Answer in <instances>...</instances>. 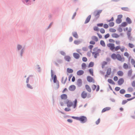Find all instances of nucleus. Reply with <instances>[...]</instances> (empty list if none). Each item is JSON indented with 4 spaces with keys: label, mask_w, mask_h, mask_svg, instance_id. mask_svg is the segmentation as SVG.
Returning a JSON list of instances; mask_svg holds the SVG:
<instances>
[{
    "label": "nucleus",
    "mask_w": 135,
    "mask_h": 135,
    "mask_svg": "<svg viewBox=\"0 0 135 135\" xmlns=\"http://www.w3.org/2000/svg\"><path fill=\"white\" fill-rule=\"evenodd\" d=\"M111 57L113 59L115 60L117 59L121 62H123L125 61V58L124 57H122L119 54H116L115 53H113L112 54Z\"/></svg>",
    "instance_id": "1"
},
{
    "label": "nucleus",
    "mask_w": 135,
    "mask_h": 135,
    "mask_svg": "<svg viewBox=\"0 0 135 135\" xmlns=\"http://www.w3.org/2000/svg\"><path fill=\"white\" fill-rule=\"evenodd\" d=\"M71 117L74 119L80 121L83 123H85L87 120V118L86 117L83 116H81L79 117L72 116Z\"/></svg>",
    "instance_id": "2"
},
{
    "label": "nucleus",
    "mask_w": 135,
    "mask_h": 135,
    "mask_svg": "<svg viewBox=\"0 0 135 135\" xmlns=\"http://www.w3.org/2000/svg\"><path fill=\"white\" fill-rule=\"evenodd\" d=\"M77 103V100L76 99L74 102L73 104V102H72L69 100H68L67 101L66 103L68 107H70L73 106V108H75L76 107Z\"/></svg>",
    "instance_id": "3"
},
{
    "label": "nucleus",
    "mask_w": 135,
    "mask_h": 135,
    "mask_svg": "<svg viewBox=\"0 0 135 135\" xmlns=\"http://www.w3.org/2000/svg\"><path fill=\"white\" fill-rule=\"evenodd\" d=\"M94 51L92 52V55L94 56V58H96L99 55V53L100 52L101 50L100 49H98L97 48H95L94 49Z\"/></svg>",
    "instance_id": "4"
},
{
    "label": "nucleus",
    "mask_w": 135,
    "mask_h": 135,
    "mask_svg": "<svg viewBox=\"0 0 135 135\" xmlns=\"http://www.w3.org/2000/svg\"><path fill=\"white\" fill-rule=\"evenodd\" d=\"M125 49V47L124 46H122L121 47L120 45H118L115 47L114 50L115 51H117L119 50H120L122 52H123Z\"/></svg>",
    "instance_id": "5"
},
{
    "label": "nucleus",
    "mask_w": 135,
    "mask_h": 135,
    "mask_svg": "<svg viewBox=\"0 0 135 135\" xmlns=\"http://www.w3.org/2000/svg\"><path fill=\"white\" fill-rule=\"evenodd\" d=\"M107 46L112 51H113L114 49L115 45L113 44L109 43L107 44Z\"/></svg>",
    "instance_id": "6"
},
{
    "label": "nucleus",
    "mask_w": 135,
    "mask_h": 135,
    "mask_svg": "<svg viewBox=\"0 0 135 135\" xmlns=\"http://www.w3.org/2000/svg\"><path fill=\"white\" fill-rule=\"evenodd\" d=\"M111 68H109L107 70L106 74L105 75V77L106 78L108 77V76L110 75L111 73Z\"/></svg>",
    "instance_id": "7"
},
{
    "label": "nucleus",
    "mask_w": 135,
    "mask_h": 135,
    "mask_svg": "<svg viewBox=\"0 0 135 135\" xmlns=\"http://www.w3.org/2000/svg\"><path fill=\"white\" fill-rule=\"evenodd\" d=\"M87 96V93L85 91H83L82 92L81 94V96L83 98H85Z\"/></svg>",
    "instance_id": "8"
},
{
    "label": "nucleus",
    "mask_w": 135,
    "mask_h": 135,
    "mask_svg": "<svg viewBox=\"0 0 135 135\" xmlns=\"http://www.w3.org/2000/svg\"><path fill=\"white\" fill-rule=\"evenodd\" d=\"M87 81L89 82L94 83V80L93 78L90 76H88L87 78Z\"/></svg>",
    "instance_id": "9"
},
{
    "label": "nucleus",
    "mask_w": 135,
    "mask_h": 135,
    "mask_svg": "<svg viewBox=\"0 0 135 135\" xmlns=\"http://www.w3.org/2000/svg\"><path fill=\"white\" fill-rule=\"evenodd\" d=\"M102 12V10L95 11L94 12L95 13V17H99V15Z\"/></svg>",
    "instance_id": "10"
},
{
    "label": "nucleus",
    "mask_w": 135,
    "mask_h": 135,
    "mask_svg": "<svg viewBox=\"0 0 135 135\" xmlns=\"http://www.w3.org/2000/svg\"><path fill=\"white\" fill-rule=\"evenodd\" d=\"M124 82L123 79L122 78H121L119 79L118 81V83L119 85H121Z\"/></svg>",
    "instance_id": "11"
},
{
    "label": "nucleus",
    "mask_w": 135,
    "mask_h": 135,
    "mask_svg": "<svg viewBox=\"0 0 135 135\" xmlns=\"http://www.w3.org/2000/svg\"><path fill=\"white\" fill-rule=\"evenodd\" d=\"M74 57L76 59H79L80 57L79 55L76 53H74L73 54Z\"/></svg>",
    "instance_id": "12"
},
{
    "label": "nucleus",
    "mask_w": 135,
    "mask_h": 135,
    "mask_svg": "<svg viewBox=\"0 0 135 135\" xmlns=\"http://www.w3.org/2000/svg\"><path fill=\"white\" fill-rule=\"evenodd\" d=\"M76 89V87L74 85H72L70 86L69 88V90L71 91H73L75 90Z\"/></svg>",
    "instance_id": "13"
},
{
    "label": "nucleus",
    "mask_w": 135,
    "mask_h": 135,
    "mask_svg": "<svg viewBox=\"0 0 135 135\" xmlns=\"http://www.w3.org/2000/svg\"><path fill=\"white\" fill-rule=\"evenodd\" d=\"M61 98L63 100H65L67 98V95L65 94H63L61 95Z\"/></svg>",
    "instance_id": "14"
},
{
    "label": "nucleus",
    "mask_w": 135,
    "mask_h": 135,
    "mask_svg": "<svg viewBox=\"0 0 135 135\" xmlns=\"http://www.w3.org/2000/svg\"><path fill=\"white\" fill-rule=\"evenodd\" d=\"M117 74L118 76H122L123 75L124 73L122 71H119L117 72Z\"/></svg>",
    "instance_id": "15"
},
{
    "label": "nucleus",
    "mask_w": 135,
    "mask_h": 135,
    "mask_svg": "<svg viewBox=\"0 0 135 135\" xmlns=\"http://www.w3.org/2000/svg\"><path fill=\"white\" fill-rule=\"evenodd\" d=\"M91 18V16L90 15H89L86 18L85 22V23L86 24L88 23L89 21Z\"/></svg>",
    "instance_id": "16"
},
{
    "label": "nucleus",
    "mask_w": 135,
    "mask_h": 135,
    "mask_svg": "<svg viewBox=\"0 0 135 135\" xmlns=\"http://www.w3.org/2000/svg\"><path fill=\"white\" fill-rule=\"evenodd\" d=\"M67 80V78L66 77H63L62 78V83L65 84Z\"/></svg>",
    "instance_id": "17"
},
{
    "label": "nucleus",
    "mask_w": 135,
    "mask_h": 135,
    "mask_svg": "<svg viewBox=\"0 0 135 135\" xmlns=\"http://www.w3.org/2000/svg\"><path fill=\"white\" fill-rule=\"evenodd\" d=\"M82 82L81 79H78L77 81V85L79 86H80L82 84Z\"/></svg>",
    "instance_id": "18"
},
{
    "label": "nucleus",
    "mask_w": 135,
    "mask_h": 135,
    "mask_svg": "<svg viewBox=\"0 0 135 135\" xmlns=\"http://www.w3.org/2000/svg\"><path fill=\"white\" fill-rule=\"evenodd\" d=\"M85 87L86 90L89 92H90L91 91V90L90 88L89 85H86Z\"/></svg>",
    "instance_id": "19"
},
{
    "label": "nucleus",
    "mask_w": 135,
    "mask_h": 135,
    "mask_svg": "<svg viewBox=\"0 0 135 135\" xmlns=\"http://www.w3.org/2000/svg\"><path fill=\"white\" fill-rule=\"evenodd\" d=\"M65 59L68 62L70 61L71 60V58L70 56H66L64 57Z\"/></svg>",
    "instance_id": "20"
},
{
    "label": "nucleus",
    "mask_w": 135,
    "mask_h": 135,
    "mask_svg": "<svg viewBox=\"0 0 135 135\" xmlns=\"http://www.w3.org/2000/svg\"><path fill=\"white\" fill-rule=\"evenodd\" d=\"M110 108L109 107H106V108H104V109H102V113H103V112H105L107 111H108V110H110Z\"/></svg>",
    "instance_id": "21"
},
{
    "label": "nucleus",
    "mask_w": 135,
    "mask_h": 135,
    "mask_svg": "<svg viewBox=\"0 0 135 135\" xmlns=\"http://www.w3.org/2000/svg\"><path fill=\"white\" fill-rule=\"evenodd\" d=\"M84 72L82 70H79L77 71V74L78 75H81L83 74Z\"/></svg>",
    "instance_id": "22"
},
{
    "label": "nucleus",
    "mask_w": 135,
    "mask_h": 135,
    "mask_svg": "<svg viewBox=\"0 0 135 135\" xmlns=\"http://www.w3.org/2000/svg\"><path fill=\"white\" fill-rule=\"evenodd\" d=\"M91 39L96 42H97L98 41V38L95 36H93L91 37Z\"/></svg>",
    "instance_id": "23"
},
{
    "label": "nucleus",
    "mask_w": 135,
    "mask_h": 135,
    "mask_svg": "<svg viewBox=\"0 0 135 135\" xmlns=\"http://www.w3.org/2000/svg\"><path fill=\"white\" fill-rule=\"evenodd\" d=\"M128 24H131L132 23L131 20L128 17H127L126 20Z\"/></svg>",
    "instance_id": "24"
},
{
    "label": "nucleus",
    "mask_w": 135,
    "mask_h": 135,
    "mask_svg": "<svg viewBox=\"0 0 135 135\" xmlns=\"http://www.w3.org/2000/svg\"><path fill=\"white\" fill-rule=\"evenodd\" d=\"M112 37L115 38H118L119 37V35L116 33H113L112 35Z\"/></svg>",
    "instance_id": "25"
},
{
    "label": "nucleus",
    "mask_w": 135,
    "mask_h": 135,
    "mask_svg": "<svg viewBox=\"0 0 135 135\" xmlns=\"http://www.w3.org/2000/svg\"><path fill=\"white\" fill-rule=\"evenodd\" d=\"M123 67L125 69H128L129 68V66L127 64L124 63L123 65Z\"/></svg>",
    "instance_id": "26"
},
{
    "label": "nucleus",
    "mask_w": 135,
    "mask_h": 135,
    "mask_svg": "<svg viewBox=\"0 0 135 135\" xmlns=\"http://www.w3.org/2000/svg\"><path fill=\"white\" fill-rule=\"evenodd\" d=\"M108 82L110 83L113 85H115V83L111 79H108Z\"/></svg>",
    "instance_id": "27"
},
{
    "label": "nucleus",
    "mask_w": 135,
    "mask_h": 135,
    "mask_svg": "<svg viewBox=\"0 0 135 135\" xmlns=\"http://www.w3.org/2000/svg\"><path fill=\"white\" fill-rule=\"evenodd\" d=\"M73 35L74 37L77 38H78V35L76 32H75L73 33Z\"/></svg>",
    "instance_id": "28"
},
{
    "label": "nucleus",
    "mask_w": 135,
    "mask_h": 135,
    "mask_svg": "<svg viewBox=\"0 0 135 135\" xmlns=\"http://www.w3.org/2000/svg\"><path fill=\"white\" fill-rule=\"evenodd\" d=\"M107 62L105 61H104L103 62L102 64V67L103 68H104L105 66L107 65Z\"/></svg>",
    "instance_id": "29"
},
{
    "label": "nucleus",
    "mask_w": 135,
    "mask_h": 135,
    "mask_svg": "<svg viewBox=\"0 0 135 135\" xmlns=\"http://www.w3.org/2000/svg\"><path fill=\"white\" fill-rule=\"evenodd\" d=\"M81 66L82 69H84L86 68V65L85 63H83L82 64Z\"/></svg>",
    "instance_id": "30"
},
{
    "label": "nucleus",
    "mask_w": 135,
    "mask_h": 135,
    "mask_svg": "<svg viewBox=\"0 0 135 135\" xmlns=\"http://www.w3.org/2000/svg\"><path fill=\"white\" fill-rule=\"evenodd\" d=\"M67 72L70 73H72L73 71V69L69 68H68L67 69Z\"/></svg>",
    "instance_id": "31"
},
{
    "label": "nucleus",
    "mask_w": 135,
    "mask_h": 135,
    "mask_svg": "<svg viewBox=\"0 0 135 135\" xmlns=\"http://www.w3.org/2000/svg\"><path fill=\"white\" fill-rule=\"evenodd\" d=\"M100 44L104 47L105 46V44L104 41L103 40H101L100 41Z\"/></svg>",
    "instance_id": "32"
},
{
    "label": "nucleus",
    "mask_w": 135,
    "mask_h": 135,
    "mask_svg": "<svg viewBox=\"0 0 135 135\" xmlns=\"http://www.w3.org/2000/svg\"><path fill=\"white\" fill-rule=\"evenodd\" d=\"M122 21V20L120 18H118L116 20V22L117 23L119 24Z\"/></svg>",
    "instance_id": "33"
},
{
    "label": "nucleus",
    "mask_w": 135,
    "mask_h": 135,
    "mask_svg": "<svg viewBox=\"0 0 135 135\" xmlns=\"http://www.w3.org/2000/svg\"><path fill=\"white\" fill-rule=\"evenodd\" d=\"M94 65V63L93 62H91L88 65V67H93Z\"/></svg>",
    "instance_id": "34"
},
{
    "label": "nucleus",
    "mask_w": 135,
    "mask_h": 135,
    "mask_svg": "<svg viewBox=\"0 0 135 135\" xmlns=\"http://www.w3.org/2000/svg\"><path fill=\"white\" fill-rule=\"evenodd\" d=\"M129 47L131 48H133L134 47V45L132 44L129 43L128 44Z\"/></svg>",
    "instance_id": "35"
},
{
    "label": "nucleus",
    "mask_w": 135,
    "mask_h": 135,
    "mask_svg": "<svg viewBox=\"0 0 135 135\" xmlns=\"http://www.w3.org/2000/svg\"><path fill=\"white\" fill-rule=\"evenodd\" d=\"M89 72L90 74L92 76L93 75V69H90L89 70Z\"/></svg>",
    "instance_id": "36"
},
{
    "label": "nucleus",
    "mask_w": 135,
    "mask_h": 135,
    "mask_svg": "<svg viewBox=\"0 0 135 135\" xmlns=\"http://www.w3.org/2000/svg\"><path fill=\"white\" fill-rule=\"evenodd\" d=\"M121 9L122 10L125 11H128L129 10L128 8L127 7H122Z\"/></svg>",
    "instance_id": "37"
},
{
    "label": "nucleus",
    "mask_w": 135,
    "mask_h": 135,
    "mask_svg": "<svg viewBox=\"0 0 135 135\" xmlns=\"http://www.w3.org/2000/svg\"><path fill=\"white\" fill-rule=\"evenodd\" d=\"M127 25V23L126 22H124L121 24V26L123 27H125Z\"/></svg>",
    "instance_id": "38"
},
{
    "label": "nucleus",
    "mask_w": 135,
    "mask_h": 135,
    "mask_svg": "<svg viewBox=\"0 0 135 135\" xmlns=\"http://www.w3.org/2000/svg\"><path fill=\"white\" fill-rule=\"evenodd\" d=\"M133 90V88L132 87H129L128 89V91L129 92H132Z\"/></svg>",
    "instance_id": "39"
},
{
    "label": "nucleus",
    "mask_w": 135,
    "mask_h": 135,
    "mask_svg": "<svg viewBox=\"0 0 135 135\" xmlns=\"http://www.w3.org/2000/svg\"><path fill=\"white\" fill-rule=\"evenodd\" d=\"M114 22H112L109 23V25L110 27H113L114 25Z\"/></svg>",
    "instance_id": "40"
},
{
    "label": "nucleus",
    "mask_w": 135,
    "mask_h": 135,
    "mask_svg": "<svg viewBox=\"0 0 135 135\" xmlns=\"http://www.w3.org/2000/svg\"><path fill=\"white\" fill-rule=\"evenodd\" d=\"M54 83L56 82L57 81V77L56 75H54Z\"/></svg>",
    "instance_id": "41"
},
{
    "label": "nucleus",
    "mask_w": 135,
    "mask_h": 135,
    "mask_svg": "<svg viewBox=\"0 0 135 135\" xmlns=\"http://www.w3.org/2000/svg\"><path fill=\"white\" fill-rule=\"evenodd\" d=\"M109 31L110 32H115L116 31V30L114 28H110L109 29Z\"/></svg>",
    "instance_id": "42"
},
{
    "label": "nucleus",
    "mask_w": 135,
    "mask_h": 135,
    "mask_svg": "<svg viewBox=\"0 0 135 135\" xmlns=\"http://www.w3.org/2000/svg\"><path fill=\"white\" fill-rule=\"evenodd\" d=\"M125 92V91L123 89H122L120 91V93L121 94H123Z\"/></svg>",
    "instance_id": "43"
},
{
    "label": "nucleus",
    "mask_w": 135,
    "mask_h": 135,
    "mask_svg": "<svg viewBox=\"0 0 135 135\" xmlns=\"http://www.w3.org/2000/svg\"><path fill=\"white\" fill-rule=\"evenodd\" d=\"M124 55L127 57H128L129 56V54L128 52H126L124 53Z\"/></svg>",
    "instance_id": "44"
},
{
    "label": "nucleus",
    "mask_w": 135,
    "mask_h": 135,
    "mask_svg": "<svg viewBox=\"0 0 135 135\" xmlns=\"http://www.w3.org/2000/svg\"><path fill=\"white\" fill-rule=\"evenodd\" d=\"M100 32L102 33H104L105 32V30L103 28H102L100 30Z\"/></svg>",
    "instance_id": "45"
},
{
    "label": "nucleus",
    "mask_w": 135,
    "mask_h": 135,
    "mask_svg": "<svg viewBox=\"0 0 135 135\" xmlns=\"http://www.w3.org/2000/svg\"><path fill=\"white\" fill-rule=\"evenodd\" d=\"M74 43L76 45H78L80 43V42L79 41H78V40H75L74 41Z\"/></svg>",
    "instance_id": "46"
},
{
    "label": "nucleus",
    "mask_w": 135,
    "mask_h": 135,
    "mask_svg": "<svg viewBox=\"0 0 135 135\" xmlns=\"http://www.w3.org/2000/svg\"><path fill=\"white\" fill-rule=\"evenodd\" d=\"M97 87V86L95 85H93L92 86V88L93 90H94Z\"/></svg>",
    "instance_id": "47"
},
{
    "label": "nucleus",
    "mask_w": 135,
    "mask_h": 135,
    "mask_svg": "<svg viewBox=\"0 0 135 135\" xmlns=\"http://www.w3.org/2000/svg\"><path fill=\"white\" fill-rule=\"evenodd\" d=\"M94 31H99V29L97 27H94Z\"/></svg>",
    "instance_id": "48"
},
{
    "label": "nucleus",
    "mask_w": 135,
    "mask_h": 135,
    "mask_svg": "<svg viewBox=\"0 0 135 135\" xmlns=\"http://www.w3.org/2000/svg\"><path fill=\"white\" fill-rule=\"evenodd\" d=\"M82 60L83 61L86 62L87 61V59L85 57H83L82 58Z\"/></svg>",
    "instance_id": "49"
},
{
    "label": "nucleus",
    "mask_w": 135,
    "mask_h": 135,
    "mask_svg": "<svg viewBox=\"0 0 135 135\" xmlns=\"http://www.w3.org/2000/svg\"><path fill=\"white\" fill-rule=\"evenodd\" d=\"M110 36L109 34V33H107L104 36L105 38L106 39L109 37Z\"/></svg>",
    "instance_id": "50"
},
{
    "label": "nucleus",
    "mask_w": 135,
    "mask_h": 135,
    "mask_svg": "<svg viewBox=\"0 0 135 135\" xmlns=\"http://www.w3.org/2000/svg\"><path fill=\"white\" fill-rule=\"evenodd\" d=\"M118 78L117 76H115L113 78V80L115 81H117L118 80Z\"/></svg>",
    "instance_id": "51"
},
{
    "label": "nucleus",
    "mask_w": 135,
    "mask_h": 135,
    "mask_svg": "<svg viewBox=\"0 0 135 135\" xmlns=\"http://www.w3.org/2000/svg\"><path fill=\"white\" fill-rule=\"evenodd\" d=\"M125 96L127 98H129L131 97V95L130 94H127L125 95Z\"/></svg>",
    "instance_id": "52"
},
{
    "label": "nucleus",
    "mask_w": 135,
    "mask_h": 135,
    "mask_svg": "<svg viewBox=\"0 0 135 135\" xmlns=\"http://www.w3.org/2000/svg\"><path fill=\"white\" fill-rule=\"evenodd\" d=\"M132 70H129L128 73V75L129 76H131L132 74Z\"/></svg>",
    "instance_id": "53"
},
{
    "label": "nucleus",
    "mask_w": 135,
    "mask_h": 135,
    "mask_svg": "<svg viewBox=\"0 0 135 135\" xmlns=\"http://www.w3.org/2000/svg\"><path fill=\"white\" fill-rule=\"evenodd\" d=\"M104 27L105 28H107L108 27V25L107 24H104L103 25Z\"/></svg>",
    "instance_id": "54"
},
{
    "label": "nucleus",
    "mask_w": 135,
    "mask_h": 135,
    "mask_svg": "<svg viewBox=\"0 0 135 135\" xmlns=\"http://www.w3.org/2000/svg\"><path fill=\"white\" fill-rule=\"evenodd\" d=\"M120 89V88L118 87H116L115 88V90L117 91H119Z\"/></svg>",
    "instance_id": "55"
},
{
    "label": "nucleus",
    "mask_w": 135,
    "mask_h": 135,
    "mask_svg": "<svg viewBox=\"0 0 135 135\" xmlns=\"http://www.w3.org/2000/svg\"><path fill=\"white\" fill-rule=\"evenodd\" d=\"M100 122V119L99 118L98 120L96 122V123L97 124H98Z\"/></svg>",
    "instance_id": "56"
},
{
    "label": "nucleus",
    "mask_w": 135,
    "mask_h": 135,
    "mask_svg": "<svg viewBox=\"0 0 135 135\" xmlns=\"http://www.w3.org/2000/svg\"><path fill=\"white\" fill-rule=\"evenodd\" d=\"M127 35L128 38H129L130 39H131V33L129 32L128 33Z\"/></svg>",
    "instance_id": "57"
},
{
    "label": "nucleus",
    "mask_w": 135,
    "mask_h": 135,
    "mask_svg": "<svg viewBox=\"0 0 135 135\" xmlns=\"http://www.w3.org/2000/svg\"><path fill=\"white\" fill-rule=\"evenodd\" d=\"M80 50H81L80 49H77L76 50V51L78 52L79 53L80 55H82V54L80 52Z\"/></svg>",
    "instance_id": "58"
},
{
    "label": "nucleus",
    "mask_w": 135,
    "mask_h": 135,
    "mask_svg": "<svg viewBox=\"0 0 135 135\" xmlns=\"http://www.w3.org/2000/svg\"><path fill=\"white\" fill-rule=\"evenodd\" d=\"M126 30L128 31V32L129 33H130V32H131L132 30L131 28H129V30H128V28L127 27L126 28Z\"/></svg>",
    "instance_id": "59"
},
{
    "label": "nucleus",
    "mask_w": 135,
    "mask_h": 135,
    "mask_svg": "<svg viewBox=\"0 0 135 135\" xmlns=\"http://www.w3.org/2000/svg\"><path fill=\"white\" fill-rule=\"evenodd\" d=\"M64 110L65 111L68 112L70 111V109L68 108H66Z\"/></svg>",
    "instance_id": "60"
},
{
    "label": "nucleus",
    "mask_w": 135,
    "mask_h": 135,
    "mask_svg": "<svg viewBox=\"0 0 135 135\" xmlns=\"http://www.w3.org/2000/svg\"><path fill=\"white\" fill-rule=\"evenodd\" d=\"M114 20V18H113V17H112L111 18V19L110 20H107V22H110V21H113Z\"/></svg>",
    "instance_id": "61"
},
{
    "label": "nucleus",
    "mask_w": 135,
    "mask_h": 135,
    "mask_svg": "<svg viewBox=\"0 0 135 135\" xmlns=\"http://www.w3.org/2000/svg\"><path fill=\"white\" fill-rule=\"evenodd\" d=\"M131 62L132 64L133 65H134L135 64V61L134 59H132Z\"/></svg>",
    "instance_id": "62"
},
{
    "label": "nucleus",
    "mask_w": 135,
    "mask_h": 135,
    "mask_svg": "<svg viewBox=\"0 0 135 135\" xmlns=\"http://www.w3.org/2000/svg\"><path fill=\"white\" fill-rule=\"evenodd\" d=\"M127 102V100H123L122 103V104H125Z\"/></svg>",
    "instance_id": "63"
},
{
    "label": "nucleus",
    "mask_w": 135,
    "mask_h": 135,
    "mask_svg": "<svg viewBox=\"0 0 135 135\" xmlns=\"http://www.w3.org/2000/svg\"><path fill=\"white\" fill-rule=\"evenodd\" d=\"M132 85L133 86L135 87V81H134L132 82Z\"/></svg>",
    "instance_id": "64"
}]
</instances>
